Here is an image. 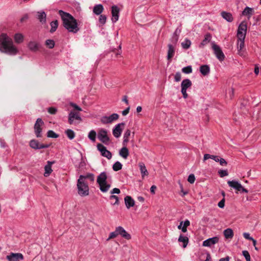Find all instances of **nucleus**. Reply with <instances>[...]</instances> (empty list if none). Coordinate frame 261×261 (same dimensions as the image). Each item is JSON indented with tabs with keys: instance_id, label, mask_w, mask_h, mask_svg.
<instances>
[{
	"instance_id": "obj_1",
	"label": "nucleus",
	"mask_w": 261,
	"mask_h": 261,
	"mask_svg": "<svg viewBox=\"0 0 261 261\" xmlns=\"http://www.w3.org/2000/svg\"><path fill=\"white\" fill-rule=\"evenodd\" d=\"M58 13L61 17L63 27L69 32L76 33L80 30L77 20L72 15L63 10H59Z\"/></svg>"
},
{
	"instance_id": "obj_2",
	"label": "nucleus",
	"mask_w": 261,
	"mask_h": 261,
	"mask_svg": "<svg viewBox=\"0 0 261 261\" xmlns=\"http://www.w3.org/2000/svg\"><path fill=\"white\" fill-rule=\"evenodd\" d=\"M0 51L10 55H15L18 52L12 38L5 33L0 35Z\"/></svg>"
},
{
	"instance_id": "obj_3",
	"label": "nucleus",
	"mask_w": 261,
	"mask_h": 261,
	"mask_svg": "<svg viewBox=\"0 0 261 261\" xmlns=\"http://www.w3.org/2000/svg\"><path fill=\"white\" fill-rule=\"evenodd\" d=\"M83 175H81L77 182V188L78 193L81 196H86L89 195V189L88 183L86 181H83Z\"/></svg>"
},
{
	"instance_id": "obj_4",
	"label": "nucleus",
	"mask_w": 261,
	"mask_h": 261,
	"mask_svg": "<svg viewBox=\"0 0 261 261\" xmlns=\"http://www.w3.org/2000/svg\"><path fill=\"white\" fill-rule=\"evenodd\" d=\"M97 137L100 141L106 145L108 144L110 141L108 136V131L104 128H101L98 130Z\"/></svg>"
},
{
	"instance_id": "obj_5",
	"label": "nucleus",
	"mask_w": 261,
	"mask_h": 261,
	"mask_svg": "<svg viewBox=\"0 0 261 261\" xmlns=\"http://www.w3.org/2000/svg\"><path fill=\"white\" fill-rule=\"evenodd\" d=\"M44 124V122L41 118H38L35 123L34 128V133L37 138H41L42 136V128L41 126Z\"/></svg>"
},
{
	"instance_id": "obj_6",
	"label": "nucleus",
	"mask_w": 261,
	"mask_h": 261,
	"mask_svg": "<svg viewBox=\"0 0 261 261\" xmlns=\"http://www.w3.org/2000/svg\"><path fill=\"white\" fill-rule=\"evenodd\" d=\"M192 84V82L188 79L184 80L181 83V92L185 99L188 97L187 90L188 88L191 87Z\"/></svg>"
},
{
	"instance_id": "obj_7",
	"label": "nucleus",
	"mask_w": 261,
	"mask_h": 261,
	"mask_svg": "<svg viewBox=\"0 0 261 261\" xmlns=\"http://www.w3.org/2000/svg\"><path fill=\"white\" fill-rule=\"evenodd\" d=\"M247 22L245 21H243L239 24L237 31V37L238 38H245L247 33Z\"/></svg>"
},
{
	"instance_id": "obj_8",
	"label": "nucleus",
	"mask_w": 261,
	"mask_h": 261,
	"mask_svg": "<svg viewBox=\"0 0 261 261\" xmlns=\"http://www.w3.org/2000/svg\"><path fill=\"white\" fill-rule=\"evenodd\" d=\"M30 146L34 149H40L43 148H47L50 147V144H42L36 139H32L30 141Z\"/></svg>"
},
{
	"instance_id": "obj_9",
	"label": "nucleus",
	"mask_w": 261,
	"mask_h": 261,
	"mask_svg": "<svg viewBox=\"0 0 261 261\" xmlns=\"http://www.w3.org/2000/svg\"><path fill=\"white\" fill-rule=\"evenodd\" d=\"M212 48L214 50V54L217 58L220 61H224L225 55L219 46L213 43L212 44Z\"/></svg>"
},
{
	"instance_id": "obj_10",
	"label": "nucleus",
	"mask_w": 261,
	"mask_h": 261,
	"mask_svg": "<svg viewBox=\"0 0 261 261\" xmlns=\"http://www.w3.org/2000/svg\"><path fill=\"white\" fill-rule=\"evenodd\" d=\"M119 118V115L116 113H113L109 116H102L100 119V121L104 124L111 123L113 121L117 120Z\"/></svg>"
},
{
	"instance_id": "obj_11",
	"label": "nucleus",
	"mask_w": 261,
	"mask_h": 261,
	"mask_svg": "<svg viewBox=\"0 0 261 261\" xmlns=\"http://www.w3.org/2000/svg\"><path fill=\"white\" fill-rule=\"evenodd\" d=\"M97 148L101 153V155L110 160L112 158V154L111 152L107 149V148L102 144L98 143L97 145Z\"/></svg>"
},
{
	"instance_id": "obj_12",
	"label": "nucleus",
	"mask_w": 261,
	"mask_h": 261,
	"mask_svg": "<svg viewBox=\"0 0 261 261\" xmlns=\"http://www.w3.org/2000/svg\"><path fill=\"white\" fill-rule=\"evenodd\" d=\"M8 261H20L23 259V255L20 253L11 252L6 256Z\"/></svg>"
},
{
	"instance_id": "obj_13",
	"label": "nucleus",
	"mask_w": 261,
	"mask_h": 261,
	"mask_svg": "<svg viewBox=\"0 0 261 261\" xmlns=\"http://www.w3.org/2000/svg\"><path fill=\"white\" fill-rule=\"evenodd\" d=\"M112 21L113 23L118 21L119 17L120 9L116 5H113L111 7Z\"/></svg>"
},
{
	"instance_id": "obj_14",
	"label": "nucleus",
	"mask_w": 261,
	"mask_h": 261,
	"mask_svg": "<svg viewBox=\"0 0 261 261\" xmlns=\"http://www.w3.org/2000/svg\"><path fill=\"white\" fill-rule=\"evenodd\" d=\"M82 119L76 112L71 111L68 115V122L70 124H75V120L81 121Z\"/></svg>"
},
{
	"instance_id": "obj_15",
	"label": "nucleus",
	"mask_w": 261,
	"mask_h": 261,
	"mask_svg": "<svg viewBox=\"0 0 261 261\" xmlns=\"http://www.w3.org/2000/svg\"><path fill=\"white\" fill-rule=\"evenodd\" d=\"M227 184L230 187L234 189L239 192H240L241 193L243 192L245 189L238 181L229 180L227 182Z\"/></svg>"
},
{
	"instance_id": "obj_16",
	"label": "nucleus",
	"mask_w": 261,
	"mask_h": 261,
	"mask_svg": "<svg viewBox=\"0 0 261 261\" xmlns=\"http://www.w3.org/2000/svg\"><path fill=\"white\" fill-rule=\"evenodd\" d=\"M124 125L125 123L124 122L118 123L115 125L112 131L113 135L115 137L118 138L121 136L123 130V129L121 128V126H124Z\"/></svg>"
},
{
	"instance_id": "obj_17",
	"label": "nucleus",
	"mask_w": 261,
	"mask_h": 261,
	"mask_svg": "<svg viewBox=\"0 0 261 261\" xmlns=\"http://www.w3.org/2000/svg\"><path fill=\"white\" fill-rule=\"evenodd\" d=\"M219 238L218 237H214L209 238L203 242L202 245L205 247H211L219 242Z\"/></svg>"
},
{
	"instance_id": "obj_18",
	"label": "nucleus",
	"mask_w": 261,
	"mask_h": 261,
	"mask_svg": "<svg viewBox=\"0 0 261 261\" xmlns=\"http://www.w3.org/2000/svg\"><path fill=\"white\" fill-rule=\"evenodd\" d=\"M116 228L118 230L117 232L118 235L121 236L122 238L128 240L131 239L130 234L126 232V230L122 226L117 227Z\"/></svg>"
},
{
	"instance_id": "obj_19",
	"label": "nucleus",
	"mask_w": 261,
	"mask_h": 261,
	"mask_svg": "<svg viewBox=\"0 0 261 261\" xmlns=\"http://www.w3.org/2000/svg\"><path fill=\"white\" fill-rule=\"evenodd\" d=\"M254 13L253 8L246 7L242 12V15L247 17L248 19H249L251 16Z\"/></svg>"
},
{
	"instance_id": "obj_20",
	"label": "nucleus",
	"mask_w": 261,
	"mask_h": 261,
	"mask_svg": "<svg viewBox=\"0 0 261 261\" xmlns=\"http://www.w3.org/2000/svg\"><path fill=\"white\" fill-rule=\"evenodd\" d=\"M168 50L167 58L168 61H171V59L173 57L175 54V46L171 44H168Z\"/></svg>"
},
{
	"instance_id": "obj_21",
	"label": "nucleus",
	"mask_w": 261,
	"mask_h": 261,
	"mask_svg": "<svg viewBox=\"0 0 261 261\" xmlns=\"http://www.w3.org/2000/svg\"><path fill=\"white\" fill-rule=\"evenodd\" d=\"M55 163V161H47V164L45 166L44 169L45 172L44 175L45 177L48 176L53 171L51 169V165Z\"/></svg>"
},
{
	"instance_id": "obj_22",
	"label": "nucleus",
	"mask_w": 261,
	"mask_h": 261,
	"mask_svg": "<svg viewBox=\"0 0 261 261\" xmlns=\"http://www.w3.org/2000/svg\"><path fill=\"white\" fill-rule=\"evenodd\" d=\"M124 202L126 207L128 209L135 205V200L130 196H126L124 198Z\"/></svg>"
},
{
	"instance_id": "obj_23",
	"label": "nucleus",
	"mask_w": 261,
	"mask_h": 261,
	"mask_svg": "<svg viewBox=\"0 0 261 261\" xmlns=\"http://www.w3.org/2000/svg\"><path fill=\"white\" fill-rule=\"evenodd\" d=\"M107 175L105 172H101L97 177V182L99 185L107 182Z\"/></svg>"
},
{
	"instance_id": "obj_24",
	"label": "nucleus",
	"mask_w": 261,
	"mask_h": 261,
	"mask_svg": "<svg viewBox=\"0 0 261 261\" xmlns=\"http://www.w3.org/2000/svg\"><path fill=\"white\" fill-rule=\"evenodd\" d=\"M221 16L227 21L231 22L233 20V17L231 13L226 11H222L221 13Z\"/></svg>"
},
{
	"instance_id": "obj_25",
	"label": "nucleus",
	"mask_w": 261,
	"mask_h": 261,
	"mask_svg": "<svg viewBox=\"0 0 261 261\" xmlns=\"http://www.w3.org/2000/svg\"><path fill=\"white\" fill-rule=\"evenodd\" d=\"M103 7L101 4H97L94 6L93 12L96 15H100L103 11Z\"/></svg>"
},
{
	"instance_id": "obj_26",
	"label": "nucleus",
	"mask_w": 261,
	"mask_h": 261,
	"mask_svg": "<svg viewBox=\"0 0 261 261\" xmlns=\"http://www.w3.org/2000/svg\"><path fill=\"white\" fill-rule=\"evenodd\" d=\"M46 14L43 11H39L37 12V18L39 21L44 24L46 22Z\"/></svg>"
},
{
	"instance_id": "obj_27",
	"label": "nucleus",
	"mask_w": 261,
	"mask_h": 261,
	"mask_svg": "<svg viewBox=\"0 0 261 261\" xmlns=\"http://www.w3.org/2000/svg\"><path fill=\"white\" fill-rule=\"evenodd\" d=\"M200 73L204 76L208 75L210 72V68L207 65H202L199 68Z\"/></svg>"
},
{
	"instance_id": "obj_28",
	"label": "nucleus",
	"mask_w": 261,
	"mask_h": 261,
	"mask_svg": "<svg viewBox=\"0 0 261 261\" xmlns=\"http://www.w3.org/2000/svg\"><path fill=\"white\" fill-rule=\"evenodd\" d=\"M119 155L126 159L129 155V150L126 147L123 146L119 151Z\"/></svg>"
},
{
	"instance_id": "obj_29",
	"label": "nucleus",
	"mask_w": 261,
	"mask_h": 261,
	"mask_svg": "<svg viewBox=\"0 0 261 261\" xmlns=\"http://www.w3.org/2000/svg\"><path fill=\"white\" fill-rule=\"evenodd\" d=\"M28 47L31 51H36L39 48V45L35 41H31L28 44Z\"/></svg>"
},
{
	"instance_id": "obj_30",
	"label": "nucleus",
	"mask_w": 261,
	"mask_h": 261,
	"mask_svg": "<svg viewBox=\"0 0 261 261\" xmlns=\"http://www.w3.org/2000/svg\"><path fill=\"white\" fill-rule=\"evenodd\" d=\"M139 166L140 167V170L142 177H144L145 176L148 175V172L146 169L145 164L143 163H140L139 164Z\"/></svg>"
},
{
	"instance_id": "obj_31",
	"label": "nucleus",
	"mask_w": 261,
	"mask_h": 261,
	"mask_svg": "<svg viewBox=\"0 0 261 261\" xmlns=\"http://www.w3.org/2000/svg\"><path fill=\"white\" fill-rule=\"evenodd\" d=\"M178 241L179 242L183 243V247L185 248L187 247L188 243H189V239L186 236H184L182 234H180L178 238Z\"/></svg>"
},
{
	"instance_id": "obj_32",
	"label": "nucleus",
	"mask_w": 261,
	"mask_h": 261,
	"mask_svg": "<svg viewBox=\"0 0 261 261\" xmlns=\"http://www.w3.org/2000/svg\"><path fill=\"white\" fill-rule=\"evenodd\" d=\"M224 237L226 239H231L233 236V232L232 229L227 228L223 231Z\"/></svg>"
},
{
	"instance_id": "obj_33",
	"label": "nucleus",
	"mask_w": 261,
	"mask_h": 261,
	"mask_svg": "<svg viewBox=\"0 0 261 261\" xmlns=\"http://www.w3.org/2000/svg\"><path fill=\"white\" fill-rule=\"evenodd\" d=\"M212 38L211 35L210 33H207L204 36V39L202 40L200 43L199 47H201L207 44L211 40Z\"/></svg>"
},
{
	"instance_id": "obj_34",
	"label": "nucleus",
	"mask_w": 261,
	"mask_h": 261,
	"mask_svg": "<svg viewBox=\"0 0 261 261\" xmlns=\"http://www.w3.org/2000/svg\"><path fill=\"white\" fill-rule=\"evenodd\" d=\"M88 137L92 142H95L96 138V131L94 129L91 130L88 133Z\"/></svg>"
},
{
	"instance_id": "obj_35",
	"label": "nucleus",
	"mask_w": 261,
	"mask_h": 261,
	"mask_svg": "<svg viewBox=\"0 0 261 261\" xmlns=\"http://www.w3.org/2000/svg\"><path fill=\"white\" fill-rule=\"evenodd\" d=\"M50 25L51 27V29L50 30V32L51 33H53L55 32L58 28V20H55L54 21H51L50 23Z\"/></svg>"
},
{
	"instance_id": "obj_36",
	"label": "nucleus",
	"mask_w": 261,
	"mask_h": 261,
	"mask_svg": "<svg viewBox=\"0 0 261 261\" xmlns=\"http://www.w3.org/2000/svg\"><path fill=\"white\" fill-rule=\"evenodd\" d=\"M245 38H238L237 48L238 49L242 50L244 47V40Z\"/></svg>"
},
{
	"instance_id": "obj_37",
	"label": "nucleus",
	"mask_w": 261,
	"mask_h": 261,
	"mask_svg": "<svg viewBox=\"0 0 261 261\" xmlns=\"http://www.w3.org/2000/svg\"><path fill=\"white\" fill-rule=\"evenodd\" d=\"M99 185L100 186V190L102 192H107L111 187V185L109 184H107V182Z\"/></svg>"
},
{
	"instance_id": "obj_38",
	"label": "nucleus",
	"mask_w": 261,
	"mask_h": 261,
	"mask_svg": "<svg viewBox=\"0 0 261 261\" xmlns=\"http://www.w3.org/2000/svg\"><path fill=\"white\" fill-rule=\"evenodd\" d=\"M181 45L184 49H187L190 47L191 42L189 39L186 38L184 42H181Z\"/></svg>"
},
{
	"instance_id": "obj_39",
	"label": "nucleus",
	"mask_w": 261,
	"mask_h": 261,
	"mask_svg": "<svg viewBox=\"0 0 261 261\" xmlns=\"http://www.w3.org/2000/svg\"><path fill=\"white\" fill-rule=\"evenodd\" d=\"M65 134L67 135V137L70 140H72L74 138L75 134L74 131L70 129H68L65 131Z\"/></svg>"
},
{
	"instance_id": "obj_40",
	"label": "nucleus",
	"mask_w": 261,
	"mask_h": 261,
	"mask_svg": "<svg viewBox=\"0 0 261 261\" xmlns=\"http://www.w3.org/2000/svg\"><path fill=\"white\" fill-rule=\"evenodd\" d=\"M14 40L16 43H20L23 41V36L21 34H16L14 36Z\"/></svg>"
},
{
	"instance_id": "obj_41",
	"label": "nucleus",
	"mask_w": 261,
	"mask_h": 261,
	"mask_svg": "<svg viewBox=\"0 0 261 261\" xmlns=\"http://www.w3.org/2000/svg\"><path fill=\"white\" fill-rule=\"evenodd\" d=\"M113 169L115 171H118L122 168V165L118 161L116 162L113 165Z\"/></svg>"
},
{
	"instance_id": "obj_42",
	"label": "nucleus",
	"mask_w": 261,
	"mask_h": 261,
	"mask_svg": "<svg viewBox=\"0 0 261 261\" xmlns=\"http://www.w3.org/2000/svg\"><path fill=\"white\" fill-rule=\"evenodd\" d=\"M45 45L50 49H52L55 46V41L52 39H47L45 41Z\"/></svg>"
},
{
	"instance_id": "obj_43",
	"label": "nucleus",
	"mask_w": 261,
	"mask_h": 261,
	"mask_svg": "<svg viewBox=\"0 0 261 261\" xmlns=\"http://www.w3.org/2000/svg\"><path fill=\"white\" fill-rule=\"evenodd\" d=\"M84 178H83V181H86L87 179H90L91 181H93L94 180V176L92 173H87L85 175H83Z\"/></svg>"
},
{
	"instance_id": "obj_44",
	"label": "nucleus",
	"mask_w": 261,
	"mask_h": 261,
	"mask_svg": "<svg viewBox=\"0 0 261 261\" xmlns=\"http://www.w3.org/2000/svg\"><path fill=\"white\" fill-rule=\"evenodd\" d=\"M59 135L55 133L52 130H49L47 133V137L51 138H57L59 137Z\"/></svg>"
},
{
	"instance_id": "obj_45",
	"label": "nucleus",
	"mask_w": 261,
	"mask_h": 261,
	"mask_svg": "<svg viewBox=\"0 0 261 261\" xmlns=\"http://www.w3.org/2000/svg\"><path fill=\"white\" fill-rule=\"evenodd\" d=\"M182 71L186 74H189L192 72L191 66H188L182 68Z\"/></svg>"
},
{
	"instance_id": "obj_46",
	"label": "nucleus",
	"mask_w": 261,
	"mask_h": 261,
	"mask_svg": "<svg viewBox=\"0 0 261 261\" xmlns=\"http://www.w3.org/2000/svg\"><path fill=\"white\" fill-rule=\"evenodd\" d=\"M117 231H118V230H117V228H116L115 230L114 231L110 233L109 237L107 239V241H109L110 239H112L117 237L118 236Z\"/></svg>"
},
{
	"instance_id": "obj_47",
	"label": "nucleus",
	"mask_w": 261,
	"mask_h": 261,
	"mask_svg": "<svg viewBox=\"0 0 261 261\" xmlns=\"http://www.w3.org/2000/svg\"><path fill=\"white\" fill-rule=\"evenodd\" d=\"M99 22L101 24H105L107 20V16L105 15H100L99 17Z\"/></svg>"
},
{
	"instance_id": "obj_48",
	"label": "nucleus",
	"mask_w": 261,
	"mask_h": 261,
	"mask_svg": "<svg viewBox=\"0 0 261 261\" xmlns=\"http://www.w3.org/2000/svg\"><path fill=\"white\" fill-rule=\"evenodd\" d=\"M110 199H113L114 200H115V201L114 202V203H112V204L113 205H118L119 202V198L117 196H116V195H111L110 196Z\"/></svg>"
},
{
	"instance_id": "obj_49",
	"label": "nucleus",
	"mask_w": 261,
	"mask_h": 261,
	"mask_svg": "<svg viewBox=\"0 0 261 261\" xmlns=\"http://www.w3.org/2000/svg\"><path fill=\"white\" fill-rule=\"evenodd\" d=\"M242 254L243 256L245 257L246 261H250V256L248 251L244 250L242 251Z\"/></svg>"
},
{
	"instance_id": "obj_50",
	"label": "nucleus",
	"mask_w": 261,
	"mask_h": 261,
	"mask_svg": "<svg viewBox=\"0 0 261 261\" xmlns=\"http://www.w3.org/2000/svg\"><path fill=\"white\" fill-rule=\"evenodd\" d=\"M218 173L221 177H223L228 175V173L226 170H220L218 171Z\"/></svg>"
},
{
	"instance_id": "obj_51",
	"label": "nucleus",
	"mask_w": 261,
	"mask_h": 261,
	"mask_svg": "<svg viewBox=\"0 0 261 261\" xmlns=\"http://www.w3.org/2000/svg\"><path fill=\"white\" fill-rule=\"evenodd\" d=\"M178 37L172 36L171 38L170 39V41L172 43L171 44H173L174 46H175L178 42Z\"/></svg>"
},
{
	"instance_id": "obj_52",
	"label": "nucleus",
	"mask_w": 261,
	"mask_h": 261,
	"mask_svg": "<svg viewBox=\"0 0 261 261\" xmlns=\"http://www.w3.org/2000/svg\"><path fill=\"white\" fill-rule=\"evenodd\" d=\"M195 180V175L193 174H191L189 175L188 181L190 184H193Z\"/></svg>"
},
{
	"instance_id": "obj_53",
	"label": "nucleus",
	"mask_w": 261,
	"mask_h": 261,
	"mask_svg": "<svg viewBox=\"0 0 261 261\" xmlns=\"http://www.w3.org/2000/svg\"><path fill=\"white\" fill-rule=\"evenodd\" d=\"M47 111L50 114L54 115L56 114L57 112V109L55 107H49L47 109Z\"/></svg>"
},
{
	"instance_id": "obj_54",
	"label": "nucleus",
	"mask_w": 261,
	"mask_h": 261,
	"mask_svg": "<svg viewBox=\"0 0 261 261\" xmlns=\"http://www.w3.org/2000/svg\"><path fill=\"white\" fill-rule=\"evenodd\" d=\"M174 80L176 82H179L181 80V74L179 72H177L174 75Z\"/></svg>"
},
{
	"instance_id": "obj_55",
	"label": "nucleus",
	"mask_w": 261,
	"mask_h": 261,
	"mask_svg": "<svg viewBox=\"0 0 261 261\" xmlns=\"http://www.w3.org/2000/svg\"><path fill=\"white\" fill-rule=\"evenodd\" d=\"M218 205L220 208H222L224 207V206H225V198H223L221 200H220L219 202Z\"/></svg>"
},
{
	"instance_id": "obj_56",
	"label": "nucleus",
	"mask_w": 261,
	"mask_h": 261,
	"mask_svg": "<svg viewBox=\"0 0 261 261\" xmlns=\"http://www.w3.org/2000/svg\"><path fill=\"white\" fill-rule=\"evenodd\" d=\"M221 166H226L227 164V162L223 158L219 159V162Z\"/></svg>"
},
{
	"instance_id": "obj_57",
	"label": "nucleus",
	"mask_w": 261,
	"mask_h": 261,
	"mask_svg": "<svg viewBox=\"0 0 261 261\" xmlns=\"http://www.w3.org/2000/svg\"><path fill=\"white\" fill-rule=\"evenodd\" d=\"M130 130L129 129H127L124 134L123 138H129V137L130 135Z\"/></svg>"
},
{
	"instance_id": "obj_58",
	"label": "nucleus",
	"mask_w": 261,
	"mask_h": 261,
	"mask_svg": "<svg viewBox=\"0 0 261 261\" xmlns=\"http://www.w3.org/2000/svg\"><path fill=\"white\" fill-rule=\"evenodd\" d=\"M243 236L246 239H247V240H253V238L252 237H251L250 236V234L249 233H247V232H244L243 233Z\"/></svg>"
},
{
	"instance_id": "obj_59",
	"label": "nucleus",
	"mask_w": 261,
	"mask_h": 261,
	"mask_svg": "<svg viewBox=\"0 0 261 261\" xmlns=\"http://www.w3.org/2000/svg\"><path fill=\"white\" fill-rule=\"evenodd\" d=\"M120 193V190L118 188H115L111 191V193L112 194H119Z\"/></svg>"
},
{
	"instance_id": "obj_60",
	"label": "nucleus",
	"mask_w": 261,
	"mask_h": 261,
	"mask_svg": "<svg viewBox=\"0 0 261 261\" xmlns=\"http://www.w3.org/2000/svg\"><path fill=\"white\" fill-rule=\"evenodd\" d=\"M180 30H179L178 28H177L173 33L172 36L179 37V34L180 33Z\"/></svg>"
},
{
	"instance_id": "obj_61",
	"label": "nucleus",
	"mask_w": 261,
	"mask_h": 261,
	"mask_svg": "<svg viewBox=\"0 0 261 261\" xmlns=\"http://www.w3.org/2000/svg\"><path fill=\"white\" fill-rule=\"evenodd\" d=\"M70 105L73 107L74 109L78 110V111H82V109L79 107L77 105H76L75 103H71Z\"/></svg>"
},
{
	"instance_id": "obj_62",
	"label": "nucleus",
	"mask_w": 261,
	"mask_h": 261,
	"mask_svg": "<svg viewBox=\"0 0 261 261\" xmlns=\"http://www.w3.org/2000/svg\"><path fill=\"white\" fill-rule=\"evenodd\" d=\"M212 155H211L210 154H205L204 155V157H203V160L204 161H205L207 159H211L212 158Z\"/></svg>"
},
{
	"instance_id": "obj_63",
	"label": "nucleus",
	"mask_w": 261,
	"mask_h": 261,
	"mask_svg": "<svg viewBox=\"0 0 261 261\" xmlns=\"http://www.w3.org/2000/svg\"><path fill=\"white\" fill-rule=\"evenodd\" d=\"M129 107H128V108H127L126 109H125L124 110H123L122 112V114L123 115V116H125L128 113H129Z\"/></svg>"
},
{
	"instance_id": "obj_64",
	"label": "nucleus",
	"mask_w": 261,
	"mask_h": 261,
	"mask_svg": "<svg viewBox=\"0 0 261 261\" xmlns=\"http://www.w3.org/2000/svg\"><path fill=\"white\" fill-rule=\"evenodd\" d=\"M129 141L128 138H123V141L122 142V144L123 146L126 147L127 144Z\"/></svg>"
}]
</instances>
